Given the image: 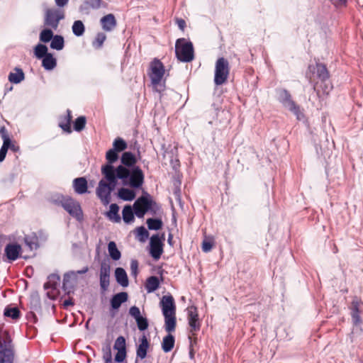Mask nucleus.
Wrapping results in <instances>:
<instances>
[{
	"instance_id": "obj_1",
	"label": "nucleus",
	"mask_w": 363,
	"mask_h": 363,
	"mask_svg": "<svg viewBox=\"0 0 363 363\" xmlns=\"http://www.w3.org/2000/svg\"><path fill=\"white\" fill-rule=\"evenodd\" d=\"M113 176H115L117 183L118 179H121L123 185L133 189L141 188L145 180L144 173L140 167L128 169L126 167L119 165Z\"/></svg>"
},
{
	"instance_id": "obj_2",
	"label": "nucleus",
	"mask_w": 363,
	"mask_h": 363,
	"mask_svg": "<svg viewBox=\"0 0 363 363\" xmlns=\"http://www.w3.org/2000/svg\"><path fill=\"white\" fill-rule=\"evenodd\" d=\"M160 306L162 314L164 317V329L167 333L175 331L176 319V306L173 296L172 295L163 296L160 301Z\"/></svg>"
},
{
	"instance_id": "obj_3",
	"label": "nucleus",
	"mask_w": 363,
	"mask_h": 363,
	"mask_svg": "<svg viewBox=\"0 0 363 363\" xmlns=\"http://www.w3.org/2000/svg\"><path fill=\"white\" fill-rule=\"evenodd\" d=\"M101 174L106 181L104 179L99 181L96 189V194L101 201L104 205H107L111 202V192L115 190L117 182L115 176L107 170L105 169L104 172H101Z\"/></svg>"
},
{
	"instance_id": "obj_4",
	"label": "nucleus",
	"mask_w": 363,
	"mask_h": 363,
	"mask_svg": "<svg viewBox=\"0 0 363 363\" xmlns=\"http://www.w3.org/2000/svg\"><path fill=\"white\" fill-rule=\"evenodd\" d=\"M133 208L135 215L139 218H143L147 212L155 215L160 208V206L147 192L135 200Z\"/></svg>"
},
{
	"instance_id": "obj_5",
	"label": "nucleus",
	"mask_w": 363,
	"mask_h": 363,
	"mask_svg": "<svg viewBox=\"0 0 363 363\" xmlns=\"http://www.w3.org/2000/svg\"><path fill=\"white\" fill-rule=\"evenodd\" d=\"M14 346L8 331H0V363H13Z\"/></svg>"
},
{
	"instance_id": "obj_6",
	"label": "nucleus",
	"mask_w": 363,
	"mask_h": 363,
	"mask_svg": "<svg viewBox=\"0 0 363 363\" xmlns=\"http://www.w3.org/2000/svg\"><path fill=\"white\" fill-rule=\"evenodd\" d=\"M278 101L282 106L292 112L297 120L301 121L304 118V114L301 111V108L292 99L291 94L285 89H277L276 90Z\"/></svg>"
},
{
	"instance_id": "obj_7",
	"label": "nucleus",
	"mask_w": 363,
	"mask_h": 363,
	"mask_svg": "<svg viewBox=\"0 0 363 363\" xmlns=\"http://www.w3.org/2000/svg\"><path fill=\"white\" fill-rule=\"evenodd\" d=\"M175 54L180 62L192 61L194 57L193 43L184 38L177 39L175 43Z\"/></svg>"
},
{
	"instance_id": "obj_8",
	"label": "nucleus",
	"mask_w": 363,
	"mask_h": 363,
	"mask_svg": "<svg viewBox=\"0 0 363 363\" xmlns=\"http://www.w3.org/2000/svg\"><path fill=\"white\" fill-rule=\"evenodd\" d=\"M65 17V11L60 9L52 8L46 9L44 16V26L56 30L60 21Z\"/></svg>"
},
{
	"instance_id": "obj_9",
	"label": "nucleus",
	"mask_w": 363,
	"mask_h": 363,
	"mask_svg": "<svg viewBox=\"0 0 363 363\" xmlns=\"http://www.w3.org/2000/svg\"><path fill=\"white\" fill-rule=\"evenodd\" d=\"M229 72L228 61L224 57L218 58L216 63L214 83L217 86L224 84L228 79Z\"/></svg>"
},
{
	"instance_id": "obj_10",
	"label": "nucleus",
	"mask_w": 363,
	"mask_h": 363,
	"mask_svg": "<svg viewBox=\"0 0 363 363\" xmlns=\"http://www.w3.org/2000/svg\"><path fill=\"white\" fill-rule=\"evenodd\" d=\"M150 68L151 70L150 74L151 83L153 86H157L160 84L164 75V66L160 60L155 58L150 62Z\"/></svg>"
},
{
	"instance_id": "obj_11",
	"label": "nucleus",
	"mask_w": 363,
	"mask_h": 363,
	"mask_svg": "<svg viewBox=\"0 0 363 363\" xmlns=\"http://www.w3.org/2000/svg\"><path fill=\"white\" fill-rule=\"evenodd\" d=\"M71 216L80 221L83 219V213L80 204L70 196H67L62 206Z\"/></svg>"
},
{
	"instance_id": "obj_12",
	"label": "nucleus",
	"mask_w": 363,
	"mask_h": 363,
	"mask_svg": "<svg viewBox=\"0 0 363 363\" xmlns=\"http://www.w3.org/2000/svg\"><path fill=\"white\" fill-rule=\"evenodd\" d=\"M163 253V243L158 235H153L150 241V254L156 260L159 259Z\"/></svg>"
},
{
	"instance_id": "obj_13",
	"label": "nucleus",
	"mask_w": 363,
	"mask_h": 363,
	"mask_svg": "<svg viewBox=\"0 0 363 363\" xmlns=\"http://www.w3.org/2000/svg\"><path fill=\"white\" fill-rule=\"evenodd\" d=\"M188 322L190 327L189 333L194 335L196 332L199 331L201 328L196 307L191 306L188 308Z\"/></svg>"
},
{
	"instance_id": "obj_14",
	"label": "nucleus",
	"mask_w": 363,
	"mask_h": 363,
	"mask_svg": "<svg viewBox=\"0 0 363 363\" xmlns=\"http://www.w3.org/2000/svg\"><path fill=\"white\" fill-rule=\"evenodd\" d=\"M107 3L103 0H84L79 6V10L80 12L86 14L90 13V10H98L101 8H106Z\"/></svg>"
},
{
	"instance_id": "obj_15",
	"label": "nucleus",
	"mask_w": 363,
	"mask_h": 363,
	"mask_svg": "<svg viewBox=\"0 0 363 363\" xmlns=\"http://www.w3.org/2000/svg\"><path fill=\"white\" fill-rule=\"evenodd\" d=\"M106 159L107 162L101 167V171L104 172L106 169L111 174H113L117 170V167H114L113 164L118 160V152L113 149H110L106 153Z\"/></svg>"
},
{
	"instance_id": "obj_16",
	"label": "nucleus",
	"mask_w": 363,
	"mask_h": 363,
	"mask_svg": "<svg viewBox=\"0 0 363 363\" xmlns=\"http://www.w3.org/2000/svg\"><path fill=\"white\" fill-rule=\"evenodd\" d=\"M129 314L136 321L138 329L140 331L145 330L148 328V320L140 314V308L135 306H131L129 309Z\"/></svg>"
},
{
	"instance_id": "obj_17",
	"label": "nucleus",
	"mask_w": 363,
	"mask_h": 363,
	"mask_svg": "<svg viewBox=\"0 0 363 363\" xmlns=\"http://www.w3.org/2000/svg\"><path fill=\"white\" fill-rule=\"evenodd\" d=\"M102 29L106 32L112 31L117 26L115 16L112 13L107 14L100 19Z\"/></svg>"
},
{
	"instance_id": "obj_18",
	"label": "nucleus",
	"mask_w": 363,
	"mask_h": 363,
	"mask_svg": "<svg viewBox=\"0 0 363 363\" xmlns=\"http://www.w3.org/2000/svg\"><path fill=\"white\" fill-rule=\"evenodd\" d=\"M6 257L11 260L14 261L17 259L21 252V247L18 244H8L4 250Z\"/></svg>"
},
{
	"instance_id": "obj_19",
	"label": "nucleus",
	"mask_w": 363,
	"mask_h": 363,
	"mask_svg": "<svg viewBox=\"0 0 363 363\" xmlns=\"http://www.w3.org/2000/svg\"><path fill=\"white\" fill-rule=\"evenodd\" d=\"M121 162L122 167H126L128 168H133L137 167V158L135 155L131 152H125L122 154L121 157Z\"/></svg>"
},
{
	"instance_id": "obj_20",
	"label": "nucleus",
	"mask_w": 363,
	"mask_h": 363,
	"mask_svg": "<svg viewBox=\"0 0 363 363\" xmlns=\"http://www.w3.org/2000/svg\"><path fill=\"white\" fill-rule=\"evenodd\" d=\"M128 295L126 292H120L113 295L110 301L111 308L118 310L122 303L127 301Z\"/></svg>"
},
{
	"instance_id": "obj_21",
	"label": "nucleus",
	"mask_w": 363,
	"mask_h": 363,
	"mask_svg": "<svg viewBox=\"0 0 363 363\" xmlns=\"http://www.w3.org/2000/svg\"><path fill=\"white\" fill-rule=\"evenodd\" d=\"M359 301L354 298L352 302L351 316L354 325H359L362 323L360 317Z\"/></svg>"
},
{
	"instance_id": "obj_22",
	"label": "nucleus",
	"mask_w": 363,
	"mask_h": 363,
	"mask_svg": "<svg viewBox=\"0 0 363 363\" xmlns=\"http://www.w3.org/2000/svg\"><path fill=\"white\" fill-rule=\"evenodd\" d=\"M149 342L145 335H143L140 339V344L137 347L136 355L138 358L141 359L145 358L149 348Z\"/></svg>"
},
{
	"instance_id": "obj_23",
	"label": "nucleus",
	"mask_w": 363,
	"mask_h": 363,
	"mask_svg": "<svg viewBox=\"0 0 363 363\" xmlns=\"http://www.w3.org/2000/svg\"><path fill=\"white\" fill-rule=\"evenodd\" d=\"M73 188L79 194H85L87 191V181L84 177H78L73 180Z\"/></svg>"
},
{
	"instance_id": "obj_24",
	"label": "nucleus",
	"mask_w": 363,
	"mask_h": 363,
	"mask_svg": "<svg viewBox=\"0 0 363 363\" xmlns=\"http://www.w3.org/2000/svg\"><path fill=\"white\" fill-rule=\"evenodd\" d=\"M0 136L3 140V143H5V142H8V150L10 149L14 152L19 151V147L12 142L9 137L7 130L4 126H1L0 128Z\"/></svg>"
},
{
	"instance_id": "obj_25",
	"label": "nucleus",
	"mask_w": 363,
	"mask_h": 363,
	"mask_svg": "<svg viewBox=\"0 0 363 363\" xmlns=\"http://www.w3.org/2000/svg\"><path fill=\"white\" fill-rule=\"evenodd\" d=\"M72 116L70 110H67V114L60 117L59 126L65 132L70 133L72 132L71 130V121H72Z\"/></svg>"
},
{
	"instance_id": "obj_26",
	"label": "nucleus",
	"mask_w": 363,
	"mask_h": 363,
	"mask_svg": "<svg viewBox=\"0 0 363 363\" xmlns=\"http://www.w3.org/2000/svg\"><path fill=\"white\" fill-rule=\"evenodd\" d=\"M115 277L117 283L123 287L128 286V278L123 268L117 267L115 270Z\"/></svg>"
},
{
	"instance_id": "obj_27",
	"label": "nucleus",
	"mask_w": 363,
	"mask_h": 363,
	"mask_svg": "<svg viewBox=\"0 0 363 363\" xmlns=\"http://www.w3.org/2000/svg\"><path fill=\"white\" fill-rule=\"evenodd\" d=\"M119 206L116 203H111L110 209L106 213V217L114 223H120L121 220V216L118 214Z\"/></svg>"
},
{
	"instance_id": "obj_28",
	"label": "nucleus",
	"mask_w": 363,
	"mask_h": 363,
	"mask_svg": "<svg viewBox=\"0 0 363 363\" xmlns=\"http://www.w3.org/2000/svg\"><path fill=\"white\" fill-rule=\"evenodd\" d=\"M14 72H10L8 77L9 81L13 84H19L25 79V74L21 68L15 67Z\"/></svg>"
},
{
	"instance_id": "obj_29",
	"label": "nucleus",
	"mask_w": 363,
	"mask_h": 363,
	"mask_svg": "<svg viewBox=\"0 0 363 363\" xmlns=\"http://www.w3.org/2000/svg\"><path fill=\"white\" fill-rule=\"evenodd\" d=\"M315 68L318 79H320L322 82L328 81L330 74L326 66L322 63H316Z\"/></svg>"
},
{
	"instance_id": "obj_30",
	"label": "nucleus",
	"mask_w": 363,
	"mask_h": 363,
	"mask_svg": "<svg viewBox=\"0 0 363 363\" xmlns=\"http://www.w3.org/2000/svg\"><path fill=\"white\" fill-rule=\"evenodd\" d=\"M169 334L164 337L162 342V348L164 352H170L174 346L175 342L174 337L170 334L171 333H168Z\"/></svg>"
},
{
	"instance_id": "obj_31",
	"label": "nucleus",
	"mask_w": 363,
	"mask_h": 363,
	"mask_svg": "<svg viewBox=\"0 0 363 363\" xmlns=\"http://www.w3.org/2000/svg\"><path fill=\"white\" fill-rule=\"evenodd\" d=\"M42 59V66L46 70H52L57 66V60L52 53L48 54Z\"/></svg>"
},
{
	"instance_id": "obj_32",
	"label": "nucleus",
	"mask_w": 363,
	"mask_h": 363,
	"mask_svg": "<svg viewBox=\"0 0 363 363\" xmlns=\"http://www.w3.org/2000/svg\"><path fill=\"white\" fill-rule=\"evenodd\" d=\"M118 196L123 201H133L135 198V193L132 189L123 187L118 190Z\"/></svg>"
},
{
	"instance_id": "obj_33",
	"label": "nucleus",
	"mask_w": 363,
	"mask_h": 363,
	"mask_svg": "<svg viewBox=\"0 0 363 363\" xmlns=\"http://www.w3.org/2000/svg\"><path fill=\"white\" fill-rule=\"evenodd\" d=\"M159 286L160 281L158 277L152 276L147 279L145 283V289L148 293L155 291L159 288Z\"/></svg>"
},
{
	"instance_id": "obj_34",
	"label": "nucleus",
	"mask_w": 363,
	"mask_h": 363,
	"mask_svg": "<svg viewBox=\"0 0 363 363\" xmlns=\"http://www.w3.org/2000/svg\"><path fill=\"white\" fill-rule=\"evenodd\" d=\"M88 267H84L82 269L78 270L77 272H69L65 274L63 277V288L65 289L67 288V284L69 282L70 279L76 278L77 274H85L88 272Z\"/></svg>"
},
{
	"instance_id": "obj_35",
	"label": "nucleus",
	"mask_w": 363,
	"mask_h": 363,
	"mask_svg": "<svg viewBox=\"0 0 363 363\" xmlns=\"http://www.w3.org/2000/svg\"><path fill=\"white\" fill-rule=\"evenodd\" d=\"M134 210L133 208L130 205H126L124 206L122 216L123 220L125 223H130L134 220Z\"/></svg>"
},
{
	"instance_id": "obj_36",
	"label": "nucleus",
	"mask_w": 363,
	"mask_h": 363,
	"mask_svg": "<svg viewBox=\"0 0 363 363\" xmlns=\"http://www.w3.org/2000/svg\"><path fill=\"white\" fill-rule=\"evenodd\" d=\"M65 47L64 38L60 35H55L51 40L50 48L56 50H62Z\"/></svg>"
},
{
	"instance_id": "obj_37",
	"label": "nucleus",
	"mask_w": 363,
	"mask_h": 363,
	"mask_svg": "<svg viewBox=\"0 0 363 363\" xmlns=\"http://www.w3.org/2000/svg\"><path fill=\"white\" fill-rule=\"evenodd\" d=\"M60 280V277L59 275L56 274H52L48 276V281L44 284V288L45 289H56Z\"/></svg>"
},
{
	"instance_id": "obj_38",
	"label": "nucleus",
	"mask_w": 363,
	"mask_h": 363,
	"mask_svg": "<svg viewBox=\"0 0 363 363\" xmlns=\"http://www.w3.org/2000/svg\"><path fill=\"white\" fill-rule=\"evenodd\" d=\"M108 251L112 259L116 261L121 257V253L117 248L116 244L113 241H111L108 244Z\"/></svg>"
},
{
	"instance_id": "obj_39",
	"label": "nucleus",
	"mask_w": 363,
	"mask_h": 363,
	"mask_svg": "<svg viewBox=\"0 0 363 363\" xmlns=\"http://www.w3.org/2000/svg\"><path fill=\"white\" fill-rule=\"evenodd\" d=\"M4 315L6 317H9L16 320L21 317V311L17 307L10 308L9 306H6L4 309Z\"/></svg>"
},
{
	"instance_id": "obj_40",
	"label": "nucleus",
	"mask_w": 363,
	"mask_h": 363,
	"mask_svg": "<svg viewBox=\"0 0 363 363\" xmlns=\"http://www.w3.org/2000/svg\"><path fill=\"white\" fill-rule=\"evenodd\" d=\"M52 30L53 29L48 27L42 30L39 35L40 41L44 43L51 41L52 38H53V36L55 35Z\"/></svg>"
},
{
	"instance_id": "obj_41",
	"label": "nucleus",
	"mask_w": 363,
	"mask_h": 363,
	"mask_svg": "<svg viewBox=\"0 0 363 363\" xmlns=\"http://www.w3.org/2000/svg\"><path fill=\"white\" fill-rule=\"evenodd\" d=\"M72 29L74 35L77 37L83 35L85 32V26L80 20L75 21L73 23Z\"/></svg>"
},
{
	"instance_id": "obj_42",
	"label": "nucleus",
	"mask_w": 363,
	"mask_h": 363,
	"mask_svg": "<svg viewBox=\"0 0 363 363\" xmlns=\"http://www.w3.org/2000/svg\"><path fill=\"white\" fill-rule=\"evenodd\" d=\"M50 52H48V47L45 45L39 43L34 48V54L38 59H42Z\"/></svg>"
},
{
	"instance_id": "obj_43",
	"label": "nucleus",
	"mask_w": 363,
	"mask_h": 363,
	"mask_svg": "<svg viewBox=\"0 0 363 363\" xmlns=\"http://www.w3.org/2000/svg\"><path fill=\"white\" fill-rule=\"evenodd\" d=\"M128 145L126 142L121 138H117L113 143V148L118 152H122L127 148Z\"/></svg>"
},
{
	"instance_id": "obj_44",
	"label": "nucleus",
	"mask_w": 363,
	"mask_h": 363,
	"mask_svg": "<svg viewBox=\"0 0 363 363\" xmlns=\"http://www.w3.org/2000/svg\"><path fill=\"white\" fill-rule=\"evenodd\" d=\"M147 225L150 230H158L162 227V221L159 218H148Z\"/></svg>"
},
{
	"instance_id": "obj_45",
	"label": "nucleus",
	"mask_w": 363,
	"mask_h": 363,
	"mask_svg": "<svg viewBox=\"0 0 363 363\" xmlns=\"http://www.w3.org/2000/svg\"><path fill=\"white\" fill-rule=\"evenodd\" d=\"M67 196H64L61 194H55L50 196L49 201L56 206H62L63 203L66 200Z\"/></svg>"
},
{
	"instance_id": "obj_46",
	"label": "nucleus",
	"mask_w": 363,
	"mask_h": 363,
	"mask_svg": "<svg viewBox=\"0 0 363 363\" xmlns=\"http://www.w3.org/2000/svg\"><path fill=\"white\" fill-rule=\"evenodd\" d=\"M106 39V35L104 33H98L94 40L92 43L93 46L99 49L103 46L104 41Z\"/></svg>"
},
{
	"instance_id": "obj_47",
	"label": "nucleus",
	"mask_w": 363,
	"mask_h": 363,
	"mask_svg": "<svg viewBox=\"0 0 363 363\" xmlns=\"http://www.w3.org/2000/svg\"><path fill=\"white\" fill-rule=\"evenodd\" d=\"M26 245L29 247L30 250L33 249H37L38 247V238L35 236H29L26 235L24 238Z\"/></svg>"
},
{
	"instance_id": "obj_48",
	"label": "nucleus",
	"mask_w": 363,
	"mask_h": 363,
	"mask_svg": "<svg viewBox=\"0 0 363 363\" xmlns=\"http://www.w3.org/2000/svg\"><path fill=\"white\" fill-rule=\"evenodd\" d=\"M86 122V120L85 116L78 117L74 123V130L77 132L82 131L85 127Z\"/></svg>"
},
{
	"instance_id": "obj_49",
	"label": "nucleus",
	"mask_w": 363,
	"mask_h": 363,
	"mask_svg": "<svg viewBox=\"0 0 363 363\" xmlns=\"http://www.w3.org/2000/svg\"><path fill=\"white\" fill-rule=\"evenodd\" d=\"M113 349L119 351V350H126L125 347V339L123 336H119L115 341Z\"/></svg>"
},
{
	"instance_id": "obj_50",
	"label": "nucleus",
	"mask_w": 363,
	"mask_h": 363,
	"mask_svg": "<svg viewBox=\"0 0 363 363\" xmlns=\"http://www.w3.org/2000/svg\"><path fill=\"white\" fill-rule=\"evenodd\" d=\"M137 236L141 242H144L149 236V233L144 226H140L136 229Z\"/></svg>"
},
{
	"instance_id": "obj_51",
	"label": "nucleus",
	"mask_w": 363,
	"mask_h": 363,
	"mask_svg": "<svg viewBox=\"0 0 363 363\" xmlns=\"http://www.w3.org/2000/svg\"><path fill=\"white\" fill-rule=\"evenodd\" d=\"M111 267L107 261H103L101 263L99 276H110Z\"/></svg>"
},
{
	"instance_id": "obj_52",
	"label": "nucleus",
	"mask_w": 363,
	"mask_h": 363,
	"mask_svg": "<svg viewBox=\"0 0 363 363\" xmlns=\"http://www.w3.org/2000/svg\"><path fill=\"white\" fill-rule=\"evenodd\" d=\"M100 287L103 292L107 291L109 283L110 276H99Z\"/></svg>"
},
{
	"instance_id": "obj_53",
	"label": "nucleus",
	"mask_w": 363,
	"mask_h": 363,
	"mask_svg": "<svg viewBox=\"0 0 363 363\" xmlns=\"http://www.w3.org/2000/svg\"><path fill=\"white\" fill-rule=\"evenodd\" d=\"M130 270L131 274L135 277L138 274V262L136 259H132L130 262Z\"/></svg>"
},
{
	"instance_id": "obj_54",
	"label": "nucleus",
	"mask_w": 363,
	"mask_h": 363,
	"mask_svg": "<svg viewBox=\"0 0 363 363\" xmlns=\"http://www.w3.org/2000/svg\"><path fill=\"white\" fill-rule=\"evenodd\" d=\"M202 250L204 252H210L213 248V242L210 240H204L201 246Z\"/></svg>"
},
{
	"instance_id": "obj_55",
	"label": "nucleus",
	"mask_w": 363,
	"mask_h": 363,
	"mask_svg": "<svg viewBox=\"0 0 363 363\" xmlns=\"http://www.w3.org/2000/svg\"><path fill=\"white\" fill-rule=\"evenodd\" d=\"M8 142H5L3 143L1 149H0V162H3L6 157L7 151H8Z\"/></svg>"
},
{
	"instance_id": "obj_56",
	"label": "nucleus",
	"mask_w": 363,
	"mask_h": 363,
	"mask_svg": "<svg viewBox=\"0 0 363 363\" xmlns=\"http://www.w3.org/2000/svg\"><path fill=\"white\" fill-rule=\"evenodd\" d=\"M126 357V350H119L115 356V361L122 362Z\"/></svg>"
},
{
	"instance_id": "obj_57",
	"label": "nucleus",
	"mask_w": 363,
	"mask_h": 363,
	"mask_svg": "<svg viewBox=\"0 0 363 363\" xmlns=\"http://www.w3.org/2000/svg\"><path fill=\"white\" fill-rule=\"evenodd\" d=\"M337 8L345 7L348 0H329Z\"/></svg>"
},
{
	"instance_id": "obj_58",
	"label": "nucleus",
	"mask_w": 363,
	"mask_h": 363,
	"mask_svg": "<svg viewBox=\"0 0 363 363\" xmlns=\"http://www.w3.org/2000/svg\"><path fill=\"white\" fill-rule=\"evenodd\" d=\"M322 83L324 84V86L323 87V93L324 94H328L333 88L332 85L328 81Z\"/></svg>"
},
{
	"instance_id": "obj_59",
	"label": "nucleus",
	"mask_w": 363,
	"mask_h": 363,
	"mask_svg": "<svg viewBox=\"0 0 363 363\" xmlns=\"http://www.w3.org/2000/svg\"><path fill=\"white\" fill-rule=\"evenodd\" d=\"M106 363H108L111 362V352L110 347H107V351L104 356Z\"/></svg>"
},
{
	"instance_id": "obj_60",
	"label": "nucleus",
	"mask_w": 363,
	"mask_h": 363,
	"mask_svg": "<svg viewBox=\"0 0 363 363\" xmlns=\"http://www.w3.org/2000/svg\"><path fill=\"white\" fill-rule=\"evenodd\" d=\"M176 23H177L178 27L179 28V29H181L182 30H184V28L186 27V22L184 19L177 18Z\"/></svg>"
},
{
	"instance_id": "obj_61",
	"label": "nucleus",
	"mask_w": 363,
	"mask_h": 363,
	"mask_svg": "<svg viewBox=\"0 0 363 363\" xmlns=\"http://www.w3.org/2000/svg\"><path fill=\"white\" fill-rule=\"evenodd\" d=\"M69 0H55L56 5L58 7H64L66 6Z\"/></svg>"
},
{
	"instance_id": "obj_62",
	"label": "nucleus",
	"mask_w": 363,
	"mask_h": 363,
	"mask_svg": "<svg viewBox=\"0 0 363 363\" xmlns=\"http://www.w3.org/2000/svg\"><path fill=\"white\" fill-rule=\"evenodd\" d=\"M74 305V303L73 301H72V299H67V300H65L63 303V306L65 307H67V306H72Z\"/></svg>"
},
{
	"instance_id": "obj_63",
	"label": "nucleus",
	"mask_w": 363,
	"mask_h": 363,
	"mask_svg": "<svg viewBox=\"0 0 363 363\" xmlns=\"http://www.w3.org/2000/svg\"><path fill=\"white\" fill-rule=\"evenodd\" d=\"M172 239H173V235L171 233H169L168 235L167 242L170 245H173Z\"/></svg>"
},
{
	"instance_id": "obj_64",
	"label": "nucleus",
	"mask_w": 363,
	"mask_h": 363,
	"mask_svg": "<svg viewBox=\"0 0 363 363\" xmlns=\"http://www.w3.org/2000/svg\"><path fill=\"white\" fill-rule=\"evenodd\" d=\"M317 94H318V95L320 94V91L319 90H317Z\"/></svg>"
}]
</instances>
